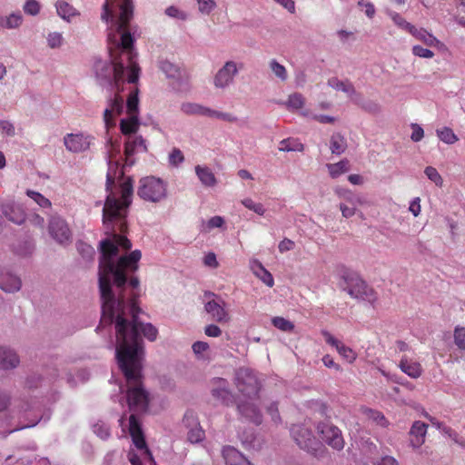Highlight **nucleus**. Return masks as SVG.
<instances>
[{"instance_id":"f257e3e1","label":"nucleus","mask_w":465,"mask_h":465,"mask_svg":"<svg viewBox=\"0 0 465 465\" xmlns=\"http://www.w3.org/2000/svg\"><path fill=\"white\" fill-rule=\"evenodd\" d=\"M134 179L118 176V369L125 383L118 387L125 392L129 411V433L139 450H144L150 460L153 455L147 448L138 414L149 409V392L143 384L145 344L156 341L158 329L151 322L140 321L145 314L140 307V279L136 275L142 258L140 250L131 251L132 242L126 237L128 225L126 216L133 203Z\"/></svg>"},{"instance_id":"f03ea898","label":"nucleus","mask_w":465,"mask_h":465,"mask_svg":"<svg viewBox=\"0 0 465 465\" xmlns=\"http://www.w3.org/2000/svg\"><path fill=\"white\" fill-rule=\"evenodd\" d=\"M116 108V93L110 99V107L104 112L105 127V158L108 164L106 174V191L109 193L103 208V226L107 237L102 240L98 249L99 258V289L101 296H114L112 285L116 283V194L113 191L116 174V162L114 161V142L111 133L115 126L114 110Z\"/></svg>"},{"instance_id":"7ed1b4c3","label":"nucleus","mask_w":465,"mask_h":465,"mask_svg":"<svg viewBox=\"0 0 465 465\" xmlns=\"http://www.w3.org/2000/svg\"><path fill=\"white\" fill-rule=\"evenodd\" d=\"M132 0H118V94L120 84L124 82L137 84L141 67L137 63L138 53L134 47L139 36L138 26L130 25L134 16ZM123 99L118 94V115L122 113Z\"/></svg>"},{"instance_id":"20e7f679","label":"nucleus","mask_w":465,"mask_h":465,"mask_svg":"<svg viewBox=\"0 0 465 465\" xmlns=\"http://www.w3.org/2000/svg\"><path fill=\"white\" fill-rule=\"evenodd\" d=\"M116 0H104L102 5L101 20L107 25V48L111 61L97 60L94 69L99 84L102 86H113L116 84Z\"/></svg>"},{"instance_id":"39448f33","label":"nucleus","mask_w":465,"mask_h":465,"mask_svg":"<svg viewBox=\"0 0 465 465\" xmlns=\"http://www.w3.org/2000/svg\"><path fill=\"white\" fill-rule=\"evenodd\" d=\"M340 287L342 291L357 300L365 301L373 304L378 297L372 287L359 275V273L346 270L342 272Z\"/></svg>"},{"instance_id":"423d86ee","label":"nucleus","mask_w":465,"mask_h":465,"mask_svg":"<svg viewBox=\"0 0 465 465\" xmlns=\"http://www.w3.org/2000/svg\"><path fill=\"white\" fill-rule=\"evenodd\" d=\"M139 88L134 86L126 100L127 118L120 121V130L124 135L136 134L140 126L139 121Z\"/></svg>"},{"instance_id":"0eeeda50","label":"nucleus","mask_w":465,"mask_h":465,"mask_svg":"<svg viewBox=\"0 0 465 465\" xmlns=\"http://www.w3.org/2000/svg\"><path fill=\"white\" fill-rule=\"evenodd\" d=\"M137 194L144 201L158 203L167 195L166 183L154 176L143 177L139 182Z\"/></svg>"},{"instance_id":"6e6552de","label":"nucleus","mask_w":465,"mask_h":465,"mask_svg":"<svg viewBox=\"0 0 465 465\" xmlns=\"http://www.w3.org/2000/svg\"><path fill=\"white\" fill-rule=\"evenodd\" d=\"M235 385L245 397L254 398L261 390V381L256 373L249 368H240L235 373Z\"/></svg>"},{"instance_id":"1a4fd4ad","label":"nucleus","mask_w":465,"mask_h":465,"mask_svg":"<svg viewBox=\"0 0 465 465\" xmlns=\"http://www.w3.org/2000/svg\"><path fill=\"white\" fill-rule=\"evenodd\" d=\"M317 432L322 440L334 450H341L344 447V440L341 430L329 420L318 422Z\"/></svg>"},{"instance_id":"9d476101","label":"nucleus","mask_w":465,"mask_h":465,"mask_svg":"<svg viewBox=\"0 0 465 465\" xmlns=\"http://www.w3.org/2000/svg\"><path fill=\"white\" fill-rule=\"evenodd\" d=\"M181 111L188 115L207 116L210 118L221 119L229 123H235L238 120V118L232 114L216 111L195 103L182 104Z\"/></svg>"},{"instance_id":"9b49d317","label":"nucleus","mask_w":465,"mask_h":465,"mask_svg":"<svg viewBox=\"0 0 465 465\" xmlns=\"http://www.w3.org/2000/svg\"><path fill=\"white\" fill-rule=\"evenodd\" d=\"M291 434L297 445L308 452L315 451L320 445L312 430L304 424L292 425Z\"/></svg>"},{"instance_id":"f8f14e48","label":"nucleus","mask_w":465,"mask_h":465,"mask_svg":"<svg viewBox=\"0 0 465 465\" xmlns=\"http://www.w3.org/2000/svg\"><path fill=\"white\" fill-rule=\"evenodd\" d=\"M211 394L224 406H231L235 401V397L229 388V382L223 378L213 379Z\"/></svg>"},{"instance_id":"ddd939ff","label":"nucleus","mask_w":465,"mask_h":465,"mask_svg":"<svg viewBox=\"0 0 465 465\" xmlns=\"http://www.w3.org/2000/svg\"><path fill=\"white\" fill-rule=\"evenodd\" d=\"M239 68L234 61H227L221 67L213 78V84L216 88L224 89L233 83L234 77L238 74Z\"/></svg>"},{"instance_id":"4468645a","label":"nucleus","mask_w":465,"mask_h":465,"mask_svg":"<svg viewBox=\"0 0 465 465\" xmlns=\"http://www.w3.org/2000/svg\"><path fill=\"white\" fill-rule=\"evenodd\" d=\"M49 233L60 244H64L71 240V231L66 222L59 216H54L49 222Z\"/></svg>"},{"instance_id":"2eb2a0df","label":"nucleus","mask_w":465,"mask_h":465,"mask_svg":"<svg viewBox=\"0 0 465 465\" xmlns=\"http://www.w3.org/2000/svg\"><path fill=\"white\" fill-rule=\"evenodd\" d=\"M225 302L222 297L212 299L204 304L205 312L211 315L213 321L219 323H226L230 321L228 312L225 310Z\"/></svg>"},{"instance_id":"dca6fc26","label":"nucleus","mask_w":465,"mask_h":465,"mask_svg":"<svg viewBox=\"0 0 465 465\" xmlns=\"http://www.w3.org/2000/svg\"><path fill=\"white\" fill-rule=\"evenodd\" d=\"M147 147L145 144V140L142 136L136 137H129L127 142L125 143L124 154H125V163L124 164V169L127 166H132L135 160L133 157L134 154L137 152H146Z\"/></svg>"},{"instance_id":"f3484780","label":"nucleus","mask_w":465,"mask_h":465,"mask_svg":"<svg viewBox=\"0 0 465 465\" xmlns=\"http://www.w3.org/2000/svg\"><path fill=\"white\" fill-rule=\"evenodd\" d=\"M22 281L19 276L7 268L0 269V289L5 292L14 293L20 291Z\"/></svg>"},{"instance_id":"a211bd4d","label":"nucleus","mask_w":465,"mask_h":465,"mask_svg":"<svg viewBox=\"0 0 465 465\" xmlns=\"http://www.w3.org/2000/svg\"><path fill=\"white\" fill-rule=\"evenodd\" d=\"M238 413L246 420L260 425L262 422V414L257 405L252 402L242 401L237 403Z\"/></svg>"},{"instance_id":"6ab92c4d","label":"nucleus","mask_w":465,"mask_h":465,"mask_svg":"<svg viewBox=\"0 0 465 465\" xmlns=\"http://www.w3.org/2000/svg\"><path fill=\"white\" fill-rule=\"evenodd\" d=\"M184 425L191 429L188 431L187 438L192 443H198L204 438V431L199 426L197 419L193 411H187L183 420Z\"/></svg>"},{"instance_id":"aec40b11","label":"nucleus","mask_w":465,"mask_h":465,"mask_svg":"<svg viewBox=\"0 0 465 465\" xmlns=\"http://www.w3.org/2000/svg\"><path fill=\"white\" fill-rule=\"evenodd\" d=\"M19 363L20 358L14 349L0 345V370L11 371L15 369Z\"/></svg>"},{"instance_id":"412c9836","label":"nucleus","mask_w":465,"mask_h":465,"mask_svg":"<svg viewBox=\"0 0 465 465\" xmlns=\"http://www.w3.org/2000/svg\"><path fill=\"white\" fill-rule=\"evenodd\" d=\"M90 138L83 134H67L64 137L65 147L72 152H81L89 148Z\"/></svg>"},{"instance_id":"4be33fe9","label":"nucleus","mask_w":465,"mask_h":465,"mask_svg":"<svg viewBox=\"0 0 465 465\" xmlns=\"http://www.w3.org/2000/svg\"><path fill=\"white\" fill-rule=\"evenodd\" d=\"M427 427V424L420 420L412 424L410 430V441L413 448L417 449L424 443Z\"/></svg>"},{"instance_id":"5701e85b","label":"nucleus","mask_w":465,"mask_h":465,"mask_svg":"<svg viewBox=\"0 0 465 465\" xmlns=\"http://www.w3.org/2000/svg\"><path fill=\"white\" fill-rule=\"evenodd\" d=\"M223 457L226 465H252L239 450L232 446L223 449Z\"/></svg>"},{"instance_id":"b1692460","label":"nucleus","mask_w":465,"mask_h":465,"mask_svg":"<svg viewBox=\"0 0 465 465\" xmlns=\"http://www.w3.org/2000/svg\"><path fill=\"white\" fill-rule=\"evenodd\" d=\"M352 102L362 110L371 114H378L381 111V106L377 102L364 99L360 93L355 94V97H352Z\"/></svg>"},{"instance_id":"393cba45","label":"nucleus","mask_w":465,"mask_h":465,"mask_svg":"<svg viewBox=\"0 0 465 465\" xmlns=\"http://www.w3.org/2000/svg\"><path fill=\"white\" fill-rule=\"evenodd\" d=\"M399 366L404 373L414 379L420 377L422 371L419 362L408 359L405 356L401 358Z\"/></svg>"},{"instance_id":"a878e982","label":"nucleus","mask_w":465,"mask_h":465,"mask_svg":"<svg viewBox=\"0 0 465 465\" xmlns=\"http://www.w3.org/2000/svg\"><path fill=\"white\" fill-rule=\"evenodd\" d=\"M252 271L253 273L267 286L272 287L274 284V280L272 273L267 271L263 265L258 261L254 260L251 264Z\"/></svg>"},{"instance_id":"bb28decb","label":"nucleus","mask_w":465,"mask_h":465,"mask_svg":"<svg viewBox=\"0 0 465 465\" xmlns=\"http://www.w3.org/2000/svg\"><path fill=\"white\" fill-rule=\"evenodd\" d=\"M328 85L335 90H341L346 93L351 100L352 97H355V94L358 93L349 80L341 81L337 77H331L328 80Z\"/></svg>"},{"instance_id":"cd10ccee","label":"nucleus","mask_w":465,"mask_h":465,"mask_svg":"<svg viewBox=\"0 0 465 465\" xmlns=\"http://www.w3.org/2000/svg\"><path fill=\"white\" fill-rule=\"evenodd\" d=\"M195 173L203 185L213 187L217 183L214 173L209 167L197 165L195 167Z\"/></svg>"},{"instance_id":"c85d7f7f","label":"nucleus","mask_w":465,"mask_h":465,"mask_svg":"<svg viewBox=\"0 0 465 465\" xmlns=\"http://www.w3.org/2000/svg\"><path fill=\"white\" fill-rule=\"evenodd\" d=\"M49 374L53 380H56L58 377L61 376V374H65L67 383L71 387H74L76 385V381L74 378V375L71 373V371H68L67 368L63 362L54 365L52 368V371Z\"/></svg>"},{"instance_id":"c756f323","label":"nucleus","mask_w":465,"mask_h":465,"mask_svg":"<svg viewBox=\"0 0 465 465\" xmlns=\"http://www.w3.org/2000/svg\"><path fill=\"white\" fill-rule=\"evenodd\" d=\"M347 148V143L342 134L335 133L330 140V149L333 154H341Z\"/></svg>"},{"instance_id":"7c9ffc66","label":"nucleus","mask_w":465,"mask_h":465,"mask_svg":"<svg viewBox=\"0 0 465 465\" xmlns=\"http://www.w3.org/2000/svg\"><path fill=\"white\" fill-rule=\"evenodd\" d=\"M3 213L9 221L16 224H21L25 221L23 212L19 208H15L13 205L4 206Z\"/></svg>"},{"instance_id":"2f4dec72","label":"nucleus","mask_w":465,"mask_h":465,"mask_svg":"<svg viewBox=\"0 0 465 465\" xmlns=\"http://www.w3.org/2000/svg\"><path fill=\"white\" fill-rule=\"evenodd\" d=\"M57 14L60 17L64 20L70 21V19L76 15L75 9L64 1H57L55 4Z\"/></svg>"},{"instance_id":"473e14b6","label":"nucleus","mask_w":465,"mask_h":465,"mask_svg":"<svg viewBox=\"0 0 465 465\" xmlns=\"http://www.w3.org/2000/svg\"><path fill=\"white\" fill-rule=\"evenodd\" d=\"M330 175L332 178L339 177L341 173H347L350 170V163L347 159H343L337 163L327 164Z\"/></svg>"},{"instance_id":"72a5a7b5","label":"nucleus","mask_w":465,"mask_h":465,"mask_svg":"<svg viewBox=\"0 0 465 465\" xmlns=\"http://www.w3.org/2000/svg\"><path fill=\"white\" fill-rule=\"evenodd\" d=\"M280 145V151L283 152H302L304 149L303 144L293 138L283 139Z\"/></svg>"},{"instance_id":"f704fd0d","label":"nucleus","mask_w":465,"mask_h":465,"mask_svg":"<svg viewBox=\"0 0 465 465\" xmlns=\"http://www.w3.org/2000/svg\"><path fill=\"white\" fill-rule=\"evenodd\" d=\"M2 27L7 29H15L20 26L23 21V16L20 13H13L6 17H2Z\"/></svg>"},{"instance_id":"c9c22d12","label":"nucleus","mask_w":465,"mask_h":465,"mask_svg":"<svg viewBox=\"0 0 465 465\" xmlns=\"http://www.w3.org/2000/svg\"><path fill=\"white\" fill-rule=\"evenodd\" d=\"M77 251L81 254V256L85 259L88 262H93L94 255H95V250L94 248L84 242H78L76 243Z\"/></svg>"},{"instance_id":"e433bc0d","label":"nucleus","mask_w":465,"mask_h":465,"mask_svg":"<svg viewBox=\"0 0 465 465\" xmlns=\"http://www.w3.org/2000/svg\"><path fill=\"white\" fill-rule=\"evenodd\" d=\"M159 67L168 78H176L180 74L179 68L167 60L160 61Z\"/></svg>"},{"instance_id":"4c0bfd02","label":"nucleus","mask_w":465,"mask_h":465,"mask_svg":"<svg viewBox=\"0 0 465 465\" xmlns=\"http://www.w3.org/2000/svg\"><path fill=\"white\" fill-rule=\"evenodd\" d=\"M438 137L447 144H453L458 141L457 135L449 127H443L442 129L437 130Z\"/></svg>"},{"instance_id":"58836bf2","label":"nucleus","mask_w":465,"mask_h":465,"mask_svg":"<svg viewBox=\"0 0 465 465\" xmlns=\"http://www.w3.org/2000/svg\"><path fill=\"white\" fill-rule=\"evenodd\" d=\"M270 69L281 81L285 82L288 78L286 68L279 64L275 59H272L269 63Z\"/></svg>"},{"instance_id":"ea45409f","label":"nucleus","mask_w":465,"mask_h":465,"mask_svg":"<svg viewBox=\"0 0 465 465\" xmlns=\"http://www.w3.org/2000/svg\"><path fill=\"white\" fill-rule=\"evenodd\" d=\"M272 323L275 328L282 331L290 332L294 329V324L283 317H273Z\"/></svg>"},{"instance_id":"a19ab883","label":"nucleus","mask_w":465,"mask_h":465,"mask_svg":"<svg viewBox=\"0 0 465 465\" xmlns=\"http://www.w3.org/2000/svg\"><path fill=\"white\" fill-rule=\"evenodd\" d=\"M305 99L302 94L294 93L289 96L287 106L289 109L297 110L304 105Z\"/></svg>"},{"instance_id":"79ce46f5","label":"nucleus","mask_w":465,"mask_h":465,"mask_svg":"<svg viewBox=\"0 0 465 465\" xmlns=\"http://www.w3.org/2000/svg\"><path fill=\"white\" fill-rule=\"evenodd\" d=\"M242 204L249 210L253 211L259 215H263L265 213V208L260 203L253 202L251 198H245L242 200Z\"/></svg>"},{"instance_id":"37998d69","label":"nucleus","mask_w":465,"mask_h":465,"mask_svg":"<svg viewBox=\"0 0 465 465\" xmlns=\"http://www.w3.org/2000/svg\"><path fill=\"white\" fill-rule=\"evenodd\" d=\"M26 194L33 199L39 206L43 208H47L51 206V202L42 195L40 193L27 190Z\"/></svg>"},{"instance_id":"c03bdc74","label":"nucleus","mask_w":465,"mask_h":465,"mask_svg":"<svg viewBox=\"0 0 465 465\" xmlns=\"http://www.w3.org/2000/svg\"><path fill=\"white\" fill-rule=\"evenodd\" d=\"M424 173L428 179L433 182L437 186L442 185L443 180L436 168L428 166L425 168Z\"/></svg>"},{"instance_id":"a18cd8bd","label":"nucleus","mask_w":465,"mask_h":465,"mask_svg":"<svg viewBox=\"0 0 465 465\" xmlns=\"http://www.w3.org/2000/svg\"><path fill=\"white\" fill-rule=\"evenodd\" d=\"M454 342L459 349L465 350V327L455 328Z\"/></svg>"},{"instance_id":"49530a36","label":"nucleus","mask_w":465,"mask_h":465,"mask_svg":"<svg viewBox=\"0 0 465 465\" xmlns=\"http://www.w3.org/2000/svg\"><path fill=\"white\" fill-rule=\"evenodd\" d=\"M94 432L103 440H106L109 435V427L104 422H98L93 426Z\"/></svg>"},{"instance_id":"de8ad7c7","label":"nucleus","mask_w":465,"mask_h":465,"mask_svg":"<svg viewBox=\"0 0 465 465\" xmlns=\"http://www.w3.org/2000/svg\"><path fill=\"white\" fill-rule=\"evenodd\" d=\"M199 11L203 14L209 15L215 7L214 0H197Z\"/></svg>"},{"instance_id":"09e8293b","label":"nucleus","mask_w":465,"mask_h":465,"mask_svg":"<svg viewBox=\"0 0 465 465\" xmlns=\"http://www.w3.org/2000/svg\"><path fill=\"white\" fill-rule=\"evenodd\" d=\"M24 11L30 15H36L40 12V4L36 0H27Z\"/></svg>"},{"instance_id":"8fccbe9b","label":"nucleus","mask_w":465,"mask_h":465,"mask_svg":"<svg viewBox=\"0 0 465 465\" xmlns=\"http://www.w3.org/2000/svg\"><path fill=\"white\" fill-rule=\"evenodd\" d=\"M184 160L182 151L178 148H173L169 154V163L173 166H177Z\"/></svg>"},{"instance_id":"3c124183","label":"nucleus","mask_w":465,"mask_h":465,"mask_svg":"<svg viewBox=\"0 0 465 465\" xmlns=\"http://www.w3.org/2000/svg\"><path fill=\"white\" fill-rule=\"evenodd\" d=\"M417 39L422 41L424 44L430 46H433L439 43L438 39L431 34H429L425 29L419 33Z\"/></svg>"},{"instance_id":"603ef678","label":"nucleus","mask_w":465,"mask_h":465,"mask_svg":"<svg viewBox=\"0 0 465 465\" xmlns=\"http://www.w3.org/2000/svg\"><path fill=\"white\" fill-rule=\"evenodd\" d=\"M48 45L51 48L60 47L63 43V36L60 33L54 32L48 35L47 37Z\"/></svg>"},{"instance_id":"864d4df0","label":"nucleus","mask_w":465,"mask_h":465,"mask_svg":"<svg viewBox=\"0 0 465 465\" xmlns=\"http://www.w3.org/2000/svg\"><path fill=\"white\" fill-rule=\"evenodd\" d=\"M412 53L414 55L423 58H431L434 55V53L427 48H424L420 45H414L412 48Z\"/></svg>"},{"instance_id":"5fc2aeb1","label":"nucleus","mask_w":465,"mask_h":465,"mask_svg":"<svg viewBox=\"0 0 465 465\" xmlns=\"http://www.w3.org/2000/svg\"><path fill=\"white\" fill-rule=\"evenodd\" d=\"M0 131L7 136H15V130L12 123L5 120H0Z\"/></svg>"},{"instance_id":"6e6d98bb","label":"nucleus","mask_w":465,"mask_h":465,"mask_svg":"<svg viewBox=\"0 0 465 465\" xmlns=\"http://www.w3.org/2000/svg\"><path fill=\"white\" fill-rule=\"evenodd\" d=\"M165 14L168 16L178 18L181 20H185L187 18V15L184 12L180 11L178 8L173 5L166 8Z\"/></svg>"},{"instance_id":"4d7b16f0","label":"nucleus","mask_w":465,"mask_h":465,"mask_svg":"<svg viewBox=\"0 0 465 465\" xmlns=\"http://www.w3.org/2000/svg\"><path fill=\"white\" fill-rule=\"evenodd\" d=\"M267 412L271 415L272 420L275 423H279L281 421V417L278 410V403L277 402H272L267 407Z\"/></svg>"},{"instance_id":"13d9d810","label":"nucleus","mask_w":465,"mask_h":465,"mask_svg":"<svg viewBox=\"0 0 465 465\" xmlns=\"http://www.w3.org/2000/svg\"><path fill=\"white\" fill-rule=\"evenodd\" d=\"M339 346L340 347L336 350L342 357L349 360L350 361L355 359V354L351 348L345 346L343 343Z\"/></svg>"},{"instance_id":"bf43d9fd","label":"nucleus","mask_w":465,"mask_h":465,"mask_svg":"<svg viewBox=\"0 0 465 465\" xmlns=\"http://www.w3.org/2000/svg\"><path fill=\"white\" fill-rule=\"evenodd\" d=\"M412 134H411V140L413 142H419L423 138L424 131L423 129L418 124H412Z\"/></svg>"},{"instance_id":"052dcab7","label":"nucleus","mask_w":465,"mask_h":465,"mask_svg":"<svg viewBox=\"0 0 465 465\" xmlns=\"http://www.w3.org/2000/svg\"><path fill=\"white\" fill-rule=\"evenodd\" d=\"M392 21L401 28L406 29L409 26V24L401 15L395 12H391L390 14Z\"/></svg>"},{"instance_id":"680f3d73","label":"nucleus","mask_w":465,"mask_h":465,"mask_svg":"<svg viewBox=\"0 0 465 465\" xmlns=\"http://www.w3.org/2000/svg\"><path fill=\"white\" fill-rule=\"evenodd\" d=\"M204 333L209 337H219L222 334V330L215 324H209L204 328Z\"/></svg>"},{"instance_id":"e2e57ef3","label":"nucleus","mask_w":465,"mask_h":465,"mask_svg":"<svg viewBox=\"0 0 465 465\" xmlns=\"http://www.w3.org/2000/svg\"><path fill=\"white\" fill-rule=\"evenodd\" d=\"M294 246H295V243L293 241H292L288 238H284L282 242H280L278 248H279L280 252H285L292 250L294 248Z\"/></svg>"},{"instance_id":"0e129e2a","label":"nucleus","mask_w":465,"mask_h":465,"mask_svg":"<svg viewBox=\"0 0 465 465\" xmlns=\"http://www.w3.org/2000/svg\"><path fill=\"white\" fill-rule=\"evenodd\" d=\"M322 336L324 337L325 341H326L328 344H330V345H331V346L335 347L336 349H338V348L340 347L339 345H341V344L342 343L341 341H340L339 340H337L336 338H334V337H333V336H332L329 331H322Z\"/></svg>"},{"instance_id":"69168bd1","label":"nucleus","mask_w":465,"mask_h":465,"mask_svg":"<svg viewBox=\"0 0 465 465\" xmlns=\"http://www.w3.org/2000/svg\"><path fill=\"white\" fill-rule=\"evenodd\" d=\"M224 223V220L223 217L221 216H213L212 217L208 223H207V227L209 230H212L213 228H220L223 226V224Z\"/></svg>"},{"instance_id":"338daca9","label":"nucleus","mask_w":465,"mask_h":465,"mask_svg":"<svg viewBox=\"0 0 465 465\" xmlns=\"http://www.w3.org/2000/svg\"><path fill=\"white\" fill-rule=\"evenodd\" d=\"M192 348L193 352L198 355L207 351L209 349V344L205 341H198L193 344Z\"/></svg>"},{"instance_id":"774afa93","label":"nucleus","mask_w":465,"mask_h":465,"mask_svg":"<svg viewBox=\"0 0 465 465\" xmlns=\"http://www.w3.org/2000/svg\"><path fill=\"white\" fill-rule=\"evenodd\" d=\"M358 5L365 6V14L369 18H372L375 15V7L371 3H364L363 0L358 2Z\"/></svg>"}]
</instances>
